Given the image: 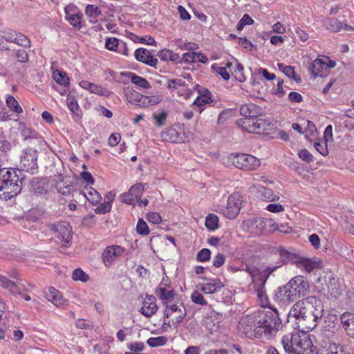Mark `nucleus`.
Instances as JSON below:
<instances>
[{
	"label": "nucleus",
	"instance_id": "1",
	"mask_svg": "<svg viewBox=\"0 0 354 354\" xmlns=\"http://www.w3.org/2000/svg\"><path fill=\"white\" fill-rule=\"evenodd\" d=\"M281 326L276 312L261 310L243 315L238 328L250 338H260L264 335L267 338L274 336Z\"/></svg>",
	"mask_w": 354,
	"mask_h": 354
},
{
	"label": "nucleus",
	"instance_id": "2",
	"mask_svg": "<svg viewBox=\"0 0 354 354\" xmlns=\"http://www.w3.org/2000/svg\"><path fill=\"white\" fill-rule=\"evenodd\" d=\"M324 306L316 297L310 296L296 302L290 310V315L295 318L297 327L302 331H310L322 317Z\"/></svg>",
	"mask_w": 354,
	"mask_h": 354
},
{
	"label": "nucleus",
	"instance_id": "3",
	"mask_svg": "<svg viewBox=\"0 0 354 354\" xmlns=\"http://www.w3.org/2000/svg\"><path fill=\"white\" fill-rule=\"evenodd\" d=\"M310 286L307 279L299 275L291 279L280 292L287 301H294L306 295Z\"/></svg>",
	"mask_w": 354,
	"mask_h": 354
},
{
	"label": "nucleus",
	"instance_id": "4",
	"mask_svg": "<svg viewBox=\"0 0 354 354\" xmlns=\"http://www.w3.org/2000/svg\"><path fill=\"white\" fill-rule=\"evenodd\" d=\"M187 310L183 303H172L165 306L163 327L173 326L177 328L185 319Z\"/></svg>",
	"mask_w": 354,
	"mask_h": 354
},
{
	"label": "nucleus",
	"instance_id": "5",
	"mask_svg": "<svg viewBox=\"0 0 354 354\" xmlns=\"http://www.w3.org/2000/svg\"><path fill=\"white\" fill-rule=\"evenodd\" d=\"M239 125L249 133L258 134H268L274 127L268 120L257 118L241 120Z\"/></svg>",
	"mask_w": 354,
	"mask_h": 354
},
{
	"label": "nucleus",
	"instance_id": "6",
	"mask_svg": "<svg viewBox=\"0 0 354 354\" xmlns=\"http://www.w3.org/2000/svg\"><path fill=\"white\" fill-rule=\"evenodd\" d=\"M231 163L239 169L251 171L260 165V160L247 153H232L229 156Z\"/></svg>",
	"mask_w": 354,
	"mask_h": 354
},
{
	"label": "nucleus",
	"instance_id": "7",
	"mask_svg": "<svg viewBox=\"0 0 354 354\" xmlns=\"http://www.w3.org/2000/svg\"><path fill=\"white\" fill-rule=\"evenodd\" d=\"M50 229L62 247L68 248L71 246L73 239V230L68 222L56 223L51 225Z\"/></svg>",
	"mask_w": 354,
	"mask_h": 354
},
{
	"label": "nucleus",
	"instance_id": "8",
	"mask_svg": "<svg viewBox=\"0 0 354 354\" xmlns=\"http://www.w3.org/2000/svg\"><path fill=\"white\" fill-rule=\"evenodd\" d=\"M245 223L250 232L255 235L277 230L276 223L271 218H255L246 221Z\"/></svg>",
	"mask_w": 354,
	"mask_h": 354
},
{
	"label": "nucleus",
	"instance_id": "9",
	"mask_svg": "<svg viewBox=\"0 0 354 354\" xmlns=\"http://www.w3.org/2000/svg\"><path fill=\"white\" fill-rule=\"evenodd\" d=\"M37 151L32 148H27L24 152V155L21 157L20 170L23 174L24 171L34 175L37 173L38 167L37 164Z\"/></svg>",
	"mask_w": 354,
	"mask_h": 354
},
{
	"label": "nucleus",
	"instance_id": "10",
	"mask_svg": "<svg viewBox=\"0 0 354 354\" xmlns=\"http://www.w3.org/2000/svg\"><path fill=\"white\" fill-rule=\"evenodd\" d=\"M22 180L23 178H17L15 182L9 178H0V198L8 200L18 194L21 189Z\"/></svg>",
	"mask_w": 354,
	"mask_h": 354
},
{
	"label": "nucleus",
	"instance_id": "11",
	"mask_svg": "<svg viewBox=\"0 0 354 354\" xmlns=\"http://www.w3.org/2000/svg\"><path fill=\"white\" fill-rule=\"evenodd\" d=\"M242 204V196L239 193L232 194L227 199V205L221 213L229 219H234L239 215Z\"/></svg>",
	"mask_w": 354,
	"mask_h": 354
},
{
	"label": "nucleus",
	"instance_id": "12",
	"mask_svg": "<svg viewBox=\"0 0 354 354\" xmlns=\"http://www.w3.org/2000/svg\"><path fill=\"white\" fill-rule=\"evenodd\" d=\"M298 332L296 354H317L307 331Z\"/></svg>",
	"mask_w": 354,
	"mask_h": 354
},
{
	"label": "nucleus",
	"instance_id": "13",
	"mask_svg": "<svg viewBox=\"0 0 354 354\" xmlns=\"http://www.w3.org/2000/svg\"><path fill=\"white\" fill-rule=\"evenodd\" d=\"M125 252L124 248L113 245L107 246L102 254V260L106 267L112 266L118 258L122 257Z\"/></svg>",
	"mask_w": 354,
	"mask_h": 354
},
{
	"label": "nucleus",
	"instance_id": "14",
	"mask_svg": "<svg viewBox=\"0 0 354 354\" xmlns=\"http://www.w3.org/2000/svg\"><path fill=\"white\" fill-rule=\"evenodd\" d=\"M155 295L162 301L164 306L172 304V301L176 295L173 288L169 284L162 281L155 290Z\"/></svg>",
	"mask_w": 354,
	"mask_h": 354
},
{
	"label": "nucleus",
	"instance_id": "15",
	"mask_svg": "<svg viewBox=\"0 0 354 354\" xmlns=\"http://www.w3.org/2000/svg\"><path fill=\"white\" fill-rule=\"evenodd\" d=\"M277 266L274 267H269L268 268L265 272L266 273V278L263 281V282L259 286H257L255 283H254V288L255 293L257 296V297L259 299V302L261 306L263 307H267L269 305V299L266 295L265 288H264V283L266 281V279L268 277V276L273 272L276 269ZM252 277L253 278V282H254V276L252 274Z\"/></svg>",
	"mask_w": 354,
	"mask_h": 354
},
{
	"label": "nucleus",
	"instance_id": "16",
	"mask_svg": "<svg viewBox=\"0 0 354 354\" xmlns=\"http://www.w3.org/2000/svg\"><path fill=\"white\" fill-rule=\"evenodd\" d=\"M82 183L85 184L84 189L82 190L84 197L93 205H97L101 200L100 194L89 185L94 183L93 178H80Z\"/></svg>",
	"mask_w": 354,
	"mask_h": 354
},
{
	"label": "nucleus",
	"instance_id": "17",
	"mask_svg": "<svg viewBox=\"0 0 354 354\" xmlns=\"http://www.w3.org/2000/svg\"><path fill=\"white\" fill-rule=\"evenodd\" d=\"M339 326L354 339V313L346 311L339 316Z\"/></svg>",
	"mask_w": 354,
	"mask_h": 354
},
{
	"label": "nucleus",
	"instance_id": "18",
	"mask_svg": "<svg viewBox=\"0 0 354 354\" xmlns=\"http://www.w3.org/2000/svg\"><path fill=\"white\" fill-rule=\"evenodd\" d=\"M297 336L298 332L294 333H288L285 335L281 343L283 345V349L288 354H296L297 348Z\"/></svg>",
	"mask_w": 354,
	"mask_h": 354
},
{
	"label": "nucleus",
	"instance_id": "19",
	"mask_svg": "<svg viewBox=\"0 0 354 354\" xmlns=\"http://www.w3.org/2000/svg\"><path fill=\"white\" fill-rule=\"evenodd\" d=\"M134 56L136 60L148 66L156 67L158 59L151 55V53L149 50L139 48L135 50Z\"/></svg>",
	"mask_w": 354,
	"mask_h": 354
},
{
	"label": "nucleus",
	"instance_id": "20",
	"mask_svg": "<svg viewBox=\"0 0 354 354\" xmlns=\"http://www.w3.org/2000/svg\"><path fill=\"white\" fill-rule=\"evenodd\" d=\"M158 310V306L156 301V297L153 295H147L144 299L142 306L140 312L147 317H151L156 313Z\"/></svg>",
	"mask_w": 354,
	"mask_h": 354
},
{
	"label": "nucleus",
	"instance_id": "21",
	"mask_svg": "<svg viewBox=\"0 0 354 354\" xmlns=\"http://www.w3.org/2000/svg\"><path fill=\"white\" fill-rule=\"evenodd\" d=\"M308 71L313 76V78H315L317 76L324 77L328 75L326 62L321 58L315 59L308 66Z\"/></svg>",
	"mask_w": 354,
	"mask_h": 354
},
{
	"label": "nucleus",
	"instance_id": "22",
	"mask_svg": "<svg viewBox=\"0 0 354 354\" xmlns=\"http://www.w3.org/2000/svg\"><path fill=\"white\" fill-rule=\"evenodd\" d=\"M324 25L327 30H329L333 32H337L342 30H344L346 31L354 30V28L348 26L346 24H342L337 18L326 19L324 21Z\"/></svg>",
	"mask_w": 354,
	"mask_h": 354
},
{
	"label": "nucleus",
	"instance_id": "23",
	"mask_svg": "<svg viewBox=\"0 0 354 354\" xmlns=\"http://www.w3.org/2000/svg\"><path fill=\"white\" fill-rule=\"evenodd\" d=\"M240 113L247 118H254L261 115L263 110L261 107L253 103H246L241 106Z\"/></svg>",
	"mask_w": 354,
	"mask_h": 354
},
{
	"label": "nucleus",
	"instance_id": "24",
	"mask_svg": "<svg viewBox=\"0 0 354 354\" xmlns=\"http://www.w3.org/2000/svg\"><path fill=\"white\" fill-rule=\"evenodd\" d=\"M127 100L129 102L136 105H146L148 97L140 94L131 88H126L124 91Z\"/></svg>",
	"mask_w": 354,
	"mask_h": 354
},
{
	"label": "nucleus",
	"instance_id": "25",
	"mask_svg": "<svg viewBox=\"0 0 354 354\" xmlns=\"http://www.w3.org/2000/svg\"><path fill=\"white\" fill-rule=\"evenodd\" d=\"M45 297L57 307L62 306L66 302V299L63 297L61 292L53 287H48L46 290Z\"/></svg>",
	"mask_w": 354,
	"mask_h": 354
},
{
	"label": "nucleus",
	"instance_id": "26",
	"mask_svg": "<svg viewBox=\"0 0 354 354\" xmlns=\"http://www.w3.org/2000/svg\"><path fill=\"white\" fill-rule=\"evenodd\" d=\"M79 84L82 88L88 90L91 93L97 94L100 96L109 97L111 94V91L101 86L96 85L86 80L81 81Z\"/></svg>",
	"mask_w": 354,
	"mask_h": 354
},
{
	"label": "nucleus",
	"instance_id": "27",
	"mask_svg": "<svg viewBox=\"0 0 354 354\" xmlns=\"http://www.w3.org/2000/svg\"><path fill=\"white\" fill-rule=\"evenodd\" d=\"M223 286L219 279H213L211 282L201 284L199 290L205 294H213L220 291Z\"/></svg>",
	"mask_w": 354,
	"mask_h": 354
},
{
	"label": "nucleus",
	"instance_id": "28",
	"mask_svg": "<svg viewBox=\"0 0 354 354\" xmlns=\"http://www.w3.org/2000/svg\"><path fill=\"white\" fill-rule=\"evenodd\" d=\"M71 8L66 6L64 8L66 14L65 19L70 23L74 28L80 30L82 27L81 19L83 17L81 12L70 13Z\"/></svg>",
	"mask_w": 354,
	"mask_h": 354
},
{
	"label": "nucleus",
	"instance_id": "29",
	"mask_svg": "<svg viewBox=\"0 0 354 354\" xmlns=\"http://www.w3.org/2000/svg\"><path fill=\"white\" fill-rule=\"evenodd\" d=\"M121 76H126L128 78L131 79V81L133 84L136 86L143 88H149L151 87L149 82L144 77L138 76L133 73L131 72H122L120 73Z\"/></svg>",
	"mask_w": 354,
	"mask_h": 354
},
{
	"label": "nucleus",
	"instance_id": "30",
	"mask_svg": "<svg viewBox=\"0 0 354 354\" xmlns=\"http://www.w3.org/2000/svg\"><path fill=\"white\" fill-rule=\"evenodd\" d=\"M67 106L69 110L74 115V120L78 121L81 119V110L77 100L73 96L68 95L66 100Z\"/></svg>",
	"mask_w": 354,
	"mask_h": 354
},
{
	"label": "nucleus",
	"instance_id": "31",
	"mask_svg": "<svg viewBox=\"0 0 354 354\" xmlns=\"http://www.w3.org/2000/svg\"><path fill=\"white\" fill-rule=\"evenodd\" d=\"M212 102L211 98V93L205 90L204 93H201L199 96H198L194 100L193 105L198 106V112L201 113L204 109L203 106L207 104H209Z\"/></svg>",
	"mask_w": 354,
	"mask_h": 354
},
{
	"label": "nucleus",
	"instance_id": "32",
	"mask_svg": "<svg viewBox=\"0 0 354 354\" xmlns=\"http://www.w3.org/2000/svg\"><path fill=\"white\" fill-rule=\"evenodd\" d=\"M55 187L57 191L63 195L68 194L74 189V186L69 178H59V180L56 183Z\"/></svg>",
	"mask_w": 354,
	"mask_h": 354
},
{
	"label": "nucleus",
	"instance_id": "33",
	"mask_svg": "<svg viewBox=\"0 0 354 354\" xmlns=\"http://www.w3.org/2000/svg\"><path fill=\"white\" fill-rule=\"evenodd\" d=\"M295 263H297L298 267L304 268L308 272L319 266L318 262L305 257H297Z\"/></svg>",
	"mask_w": 354,
	"mask_h": 354
},
{
	"label": "nucleus",
	"instance_id": "34",
	"mask_svg": "<svg viewBox=\"0 0 354 354\" xmlns=\"http://www.w3.org/2000/svg\"><path fill=\"white\" fill-rule=\"evenodd\" d=\"M85 13L91 19L90 22L95 24L97 22L96 17L102 14V11L97 6L88 4L86 6Z\"/></svg>",
	"mask_w": 354,
	"mask_h": 354
},
{
	"label": "nucleus",
	"instance_id": "35",
	"mask_svg": "<svg viewBox=\"0 0 354 354\" xmlns=\"http://www.w3.org/2000/svg\"><path fill=\"white\" fill-rule=\"evenodd\" d=\"M30 191L35 194H43L46 192L44 183L39 178H32L30 182Z\"/></svg>",
	"mask_w": 354,
	"mask_h": 354
},
{
	"label": "nucleus",
	"instance_id": "36",
	"mask_svg": "<svg viewBox=\"0 0 354 354\" xmlns=\"http://www.w3.org/2000/svg\"><path fill=\"white\" fill-rule=\"evenodd\" d=\"M157 56L162 61L177 62L179 60V55L171 50L162 49L157 53Z\"/></svg>",
	"mask_w": 354,
	"mask_h": 354
},
{
	"label": "nucleus",
	"instance_id": "37",
	"mask_svg": "<svg viewBox=\"0 0 354 354\" xmlns=\"http://www.w3.org/2000/svg\"><path fill=\"white\" fill-rule=\"evenodd\" d=\"M259 192L261 198L266 201L274 202L279 200V196L275 194L274 192L269 188L262 187H260Z\"/></svg>",
	"mask_w": 354,
	"mask_h": 354
},
{
	"label": "nucleus",
	"instance_id": "38",
	"mask_svg": "<svg viewBox=\"0 0 354 354\" xmlns=\"http://www.w3.org/2000/svg\"><path fill=\"white\" fill-rule=\"evenodd\" d=\"M53 77L54 80L60 85L66 86L69 84V78L67 77L65 72L56 70L53 73Z\"/></svg>",
	"mask_w": 354,
	"mask_h": 354
},
{
	"label": "nucleus",
	"instance_id": "39",
	"mask_svg": "<svg viewBox=\"0 0 354 354\" xmlns=\"http://www.w3.org/2000/svg\"><path fill=\"white\" fill-rule=\"evenodd\" d=\"M6 102L8 107L13 112L16 113H21L23 112L22 107L12 95H8Z\"/></svg>",
	"mask_w": 354,
	"mask_h": 354
},
{
	"label": "nucleus",
	"instance_id": "40",
	"mask_svg": "<svg viewBox=\"0 0 354 354\" xmlns=\"http://www.w3.org/2000/svg\"><path fill=\"white\" fill-rule=\"evenodd\" d=\"M322 333L326 336L335 335L339 331V328L337 325L330 324L328 322L324 323L322 326Z\"/></svg>",
	"mask_w": 354,
	"mask_h": 354
},
{
	"label": "nucleus",
	"instance_id": "41",
	"mask_svg": "<svg viewBox=\"0 0 354 354\" xmlns=\"http://www.w3.org/2000/svg\"><path fill=\"white\" fill-rule=\"evenodd\" d=\"M0 286L8 289L10 292L15 293L17 291V283L0 274Z\"/></svg>",
	"mask_w": 354,
	"mask_h": 354
},
{
	"label": "nucleus",
	"instance_id": "42",
	"mask_svg": "<svg viewBox=\"0 0 354 354\" xmlns=\"http://www.w3.org/2000/svg\"><path fill=\"white\" fill-rule=\"evenodd\" d=\"M205 227L209 230L214 231L218 227V218L214 214H209L205 219Z\"/></svg>",
	"mask_w": 354,
	"mask_h": 354
},
{
	"label": "nucleus",
	"instance_id": "43",
	"mask_svg": "<svg viewBox=\"0 0 354 354\" xmlns=\"http://www.w3.org/2000/svg\"><path fill=\"white\" fill-rule=\"evenodd\" d=\"M279 257L283 263L294 261L297 259L295 254L283 248H279L278 250Z\"/></svg>",
	"mask_w": 354,
	"mask_h": 354
},
{
	"label": "nucleus",
	"instance_id": "44",
	"mask_svg": "<svg viewBox=\"0 0 354 354\" xmlns=\"http://www.w3.org/2000/svg\"><path fill=\"white\" fill-rule=\"evenodd\" d=\"M19 129L24 140L35 138L36 136V132L35 131L32 130L31 128L26 127L23 123L19 124Z\"/></svg>",
	"mask_w": 354,
	"mask_h": 354
},
{
	"label": "nucleus",
	"instance_id": "45",
	"mask_svg": "<svg viewBox=\"0 0 354 354\" xmlns=\"http://www.w3.org/2000/svg\"><path fill=\"white\" fill-rule=\"evenodd\" d=\"M12 175H14V177H19V176L25 177V174H22L19 169L3 168L2 169H0V176H1L2 177H11Z\"/></svg>",
	"mask_w": 354,
	"mask_h": 354
},
{
	"label": "nucleus",
	"instance_id": "46",
	"mask_svg": "<svg viewBox=\"0 0 354 354\" xmlns=\"http://www.w3.org/2000/svg\"><path fill=\"white\" fill-rule=\"evenodd\" d=\"M136 232L138 234L142 236H147L150 232L147 223L142 218H139L138 221Z\"/></svg>",
	"mask_w": 354,
	"mask_h": 354
},
{
	"label": "nucleus",
	"instance_id": "47",
	"mask_svg": "<svg viewBox=\"0 0 354 354\" xmlns=\"http://www.w3.org/2000/svg\"><path fill=\"white\" fill-rule=\"evenodd\" d=\"M72 279L74 281L86 282L89 280V276L86 272H84L81 268H76L73 272Z\"/></svg>",
	"mask_w": 354,
	"mask_h": 354
},
{
	"label": "nucleus",
	"instance_id": "48",
	"mask_svg": "<svg viewBox=\"0 0 354 354\" xmlns=\"http://www.w3.org/2000/svg\"><path fill=\"white\" fill-rule=\"evenodd\" d=\"M167 338L164 336L156 337H150L147 339V343L150 347H157L164 346L167 343Z\"/></svg>",
	"mask_w": 354,
	"mask_h": 354
},
{
	"label": "nucleus",
	"instance_id": "49",
	"mask_svg": "<svg viewBox=\"0 0 354 354\" xmlns=\"http://www.w3.org/2000/svg\"><path fill=\"white\" fill-rule=\"evenodd\" d=\"M167 112L164 110H162L158 113H154L153 115V118L156 120V125L158 127H160L162 125H164L167 120Z\"/></svg>",
	"mask_w": 354,
	"mask_h": 354
},
{
	"label": "nucleus",
	"instance_id": "50",
	"mask_svg": "<svg viewBox=\"0 0 354 354\" xmlns=\"http://www.w3.org/2000/svg\"><path fill=\"white\" fill-rule=\"evenodd\" d=\"M162 135L165 140H167L171 142H176L178 140V132L174 128L168 129Z\"/></svg>",
	"mask_w": 354,
	"mask_h": 354
},
{
	"label": "nucleus",
	"instance_id": "51",
	"mask_svg": "<svg viewBox=\"0 0 354 354\" xmlns=\"http://www.w3.org/2000/svg\"><path fill=\"white\" fill-rule=\"evenodd\" d=\"M145 189V187L142 184H136L133 185L130 189V194H132L133 196V198L136 199L137 201L138 199H140V196L142 194V192Z\"/></svg>",
	"mask_w": 354,
	"mask_h": 354
},
{
	"label": "nucleus",
	"instance_id": "52",
	"mask_svg": "<svg viewBox=\"0 0 354 354\" xmlns=\"http://www.w3.org/2000/svg\"><path fill=\"white\" fill-rule=\"evenodd\" d=\"M327 142L325 140H318L314 144V147L315 149L322 156H326L328 153V150L327 147Z\"/></svg>",
	"mask_w": 354,
	"mask_h": 354
},
{
	"label": "nucleus",
	"instance_id": "53",
	"mask_svg": "<svg viewBox=\"0 0 354 354\" xmlns=\"http://www.w3.org/2000/svg\"><path fill=\"white\" fill-rule=\"evenodd\" d=\"M122 40H119L115 37L107 38L106 40L105 46L106 48L110 50L115 51L120 46V43Z\"/></svg>",
	"mask_w": 354,
	"mask_h": 354
},
{
	"label": "nucleus",
	"instance_id": "54",
	"mask_svg": "<svg viewBox=\"0 0 354 354\" xmlns=\"http://www.w3.org/2000/svg\"><path fill=\"white\" fill-rule=\"evenodd\" d=\"M15 37L16 39H15L14 43L25 48L30 46V41L24 34L17 32V35Z\"/></svg>",
	"mask_w": 354,
	"mask_h": 354
},
{
	"label": "nucleus",
	"instance_id": "55",
	"mask_svg": "<svg viewBox=\"0 0 354 354\" xmlns=\"http://www.w3.org/2000/svg\"><path fill=\"white\" fill-rule=\"evenodd\" d=\"M325 354H345L342 346L339 344H330Z\"/></svg>",
	"mask_w": 354,
	"mask_h": 354
},
{
	"label": "nucleus",
	"instance_id": "56",
	"mask_svg": "<svg viewBox=\"0 0 354 354\" xmlns=\"http://www.w3.org/2000/svg\"><path fill=\"white\" fill-rule=\"evenodd\" d=\"M283 74L289 78L293 79L296 82H301V77L295 75V68L292 66H286L283 68Z\"/></svg>",
	"mask_w": 354,
	"mask_h": 354
},
{
	"label": "nucleus",
	"instance_id": "57",
	"mask_svg": "<svg viewBox=\"0 0 354 354\" xmlns=\"http://www.w3.org/2000/svg\"><path fill=\"white\" fill-rule=\"evenodd\" d=\"M191 299L194 303L196 304H200L201 306H206L207 304V302L204 299L203 296L198 291H194L192 292L191 295Z\"/></svg>",
	"mask_w": 354,
	"mask_h": 354
},
{
	"label": "nucleus",
	"instance_id": "58",
	"mask_svg": "<svg viewBox=\"0 0 354 354\" xmlns=\"http://www.w3.org/2000/svg\"><path fill=\"white\" fill-rule=\"evenodd\" d=\"M211 252L209 249L203 248L200 250L196 256L198 261L205 262L209 260Z\"/></svg>",
	"mask_w": 354,
	"mask_h": 354
},
{
	"label": "nucleus",
	"instance_id": "59",
	"mask_svg": "<svg viewBox=\"0 0 354 354\" xmlns=\"http://www.w3.org/2000/svg\"><path fill=\"white\" fill-rule=\"evenodd\" d=\"M198 53L189 52L183 55V60L186 63H194L198 62L199 59Z\"/></svg>",
	"mask_w": 354,
	"mask_h": 354
},
{
	"label": "nucleus",
	"instance_id": "60",
	"mask_svg": "<svg viewBox=\"0 0 354 354\" xmlns=\"http://www.w3.org/2000/svg\"><path fill=\"white\" fill-rule=\"evenodd\" d=\"M17 35V32L12 30H3L1 32V37L7 41L14 42L15 39H16V37Z\"/></svg>",
	"mask_w": 354,
	"mask_h": 354
},
{
	"label": "nucleus",
	"instance_id": "61",
	"mask_svg": "<svg viewBox=\"0 0 354 354\" xmlns=\"http://www.w3.org/2000/svg\"><path fill=\"white\" fill-rule=\"evenodd\" d=\"M243 70L244 68L242 64L240 63L236 64V68L234 70L235 72V78L239 82L245 81V77L243 75Z\"/></svg>",
	"mask_w": 354,
	"mask_h": 354
},
{
	"label": "nucleus",
	"instance_id": "62",
	"mask_svg": "<svg viewBox=\"0 0 354 354\" xmlns=\"http://www.w3.org/2000/svg\"><path fill=\"white\" fill-rule=\"evenodd\" d=\"M112 205L109 204L106 202L101 203L95 209V212L96 214H104L107 212H109L111 209Z\"/></svg>",
	"mask_w": 354,
	"mask_h": 354
},
{
	"label": "nucleus",
	"instance_id": "63",
	"mask_svg": "<svg viewBox=\"0 0 354 354\" xmlns=\"http://www.w3.org/2000/svg\"><path fill=\"white\" fill-rule=\"evenodd\" d=\"M147 218L149 223L159 224L162 221L160 215L157 212H149L147 215Z\"/></svg>",
	"mask_w": 354,
	"mask_h": 354
},
{
	"label": "nucleus",
	"instance_id": "64",
	"mask_svg": "<svg viewBox=\"0 0 354 354\" xmlns=\"http://www.w3.org/2000/svg\"><path fill=\"white\" fill-rule=\"evenodd\" d=\"M299 157L302 160L307 162H310L313 161V155L307 150L302 149L298 153Z\"/></svg>",
	"mask_w": 354,
	"mask_h": 354
}]
</instances>
